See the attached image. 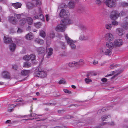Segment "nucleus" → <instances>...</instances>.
<instances>
[{
    "instance_id": "nucleus-1",
    "label": "nucleus",
    "mask_w": 128,
    "mask_h": 128,
    "mask_svg": "<svg viewBox=\"0 0 128 128\" xmlns=\"http://www.w3.org/2000/svg\"><path fill=\"white\" fill-rule=\"evenodd\" d=\"M37 71H36L34 74V75L40 78H44L46 77L47 75V73L42 70L40 66H38L37 69Z\"/></svg>"
},
{
    "instance_id": "nucleus-2",
    "label": "nucleus",
    "mask_w": 128,
    "mask_h": 128,
    "mask_svg": "<svg viewBox=\"0 0 128 128\" xmlns=\"http://www.w3.org/2000/svg\"><path fill=\"white\" fill-rule=\"evenodd\" d=\"M65 38L68 43L70 45L71 48L72 49H75L76 48V46L74 44V42L68 37V35H65Z\"/></svg>"
},
{
    "instance_id": "nucleus-3",
    "label": "nucleus",
    "mask_w": 128,
    "mask_h": 128,
    "mask_svg": "<svg viewBox=\"0 0 128 128\" xmlns=\"http://www.w3.org/2000/svg\"><path fill=\"white\" fill-rule=\"evenodd\" d=\"M116 0H108L105 2V3L108 7L112 8L116 6Z\"/></svg>"
},
{
    "instance_id": "nucleus-4",
    "label": "nucleus",
    "mask_w": 128,
    "mask_h": 128,
    "mask_svg": "<svg viewBox=\"0 0 128 128\" xmlns=\"http://www.w3.org/2000/svg\"><path fill=\"white\" fill-rule=\"evenodd\" d=\"M70 15V14L68 10L63 9L61 10L59 14V16L61 18H66L68 17Z\"/></svg>"
},
{
    "instance_id": "nucleus-5",
    "label": "nucleus",
    "mask_w": 128,
    "mask_h": 128,
    "mask_svg": "<svg viewBox=\"0 0 128 128\" xmlns=\"http://www.w3.org/2000/svg\"><path fill=\"white\" fill-rule=\"evenodd\" d=\"M84 64L83 60H80L78 62H72L68 63V66L70 67H72L74 66H77L80 65H82Z\"/></svg>"
},
{
    "instance_id": "nucleus-6",
    "label": "nucleus",
    "mask_w": 128,
    "mask_h": 128,
    "mask_svg": "<svg viewBox=\"0 0 128 128\" xmlns=\"http://www.w3.org/2000/svg\"><path fill=\"white\" fill-rule=\"evenodd\" d=\"M66 28L65 25H64L62 23V22H61V24L58 25L56 27L55 30L58 32H63L65 31Z\"/></svg>"
},
{
    "instance_id": "nucleus-7",
    "label": "nucleus",
    "mask_w": 128,
    "mask_h": 128,
    "mask_svg": "<svg viewBox=\"0 0 128 128\" xmlns=\"http://www.w3.org/2000/svg\"><path fill=\"white\" fill-rule=\"evenodd\" d=\"M119 14L117 11L116 10H114L111 13L110 18L111 20H115L117 19L119 16Z\"/></svg>"
},
{
    "instance_id": "nucleus-8",
    "label": "nucleus",
    "mask_w": 128,
    "mask_h": 128,
    "mask_svg": "<svg viewBox=\"0 0 128 128\" xmlns=\"http://www.w3.org/2000/svg\"><path fill=\"white\" fill-rule=\"evenodd\" d=\"M114 44L116 46L118 47L122 45L123 42L122 39L116 40L114 41Z\"/></svg>"
},
{
    "instance_id": "nucleus-9",
    "label": "nucleus",
    "mask_w": 128,
    "mask_h": 128,
    "mask_svg": "<svg viewBox=\"0 0 128 128\" xmlns=\"http://www.w3.org/2000/svg\"><path fill=\"white\" fill-rule=\"evenodd\" d=\"M37 52L39 54L43 55H44L45 53L47 52L45 48L42 47L38 48L37 50Z\"/></svg>"
},
{
    "instance_id": "nucleus-10",
    "label": "nucleus",
    "mask_w": 128,
    "mask_h": 128,
    "mask_svg": "<svg viewBox=\"0 0 128 128\" xmlns=\"http://www.w3.org/2000/svg\"><path fill=\"white\" fill-rule=\"evenodd\" d=\"M105 39L109 41H112L114 39V36L111 34H106L105 36Z\"/></svg>"
},
{
    "instance_id": "nucleus-11",
    "label": "nucleus",
    "mask_w": 128,
    "mask_h": 128,
    "mask_svg": "<svg viewBox=\"0 0 128 128\" xmlns=\"http://www.w3.org/2000/svg\"><path fill=\"white\" fill-rule=\"evenodd\" d=\"M117 34L120 36L124 35L125 33L124 31V29L122 28H118L116 30Z\"/></svg>"
},
{
    "instance_id": "nucleus-12",
    "label": "nucleus",
    "mask_w": 128,
    "mask_h": 128,
    "mask_svg": "<svg viewBox=\"0 0 128 128\" xmlns=\"http://www.w3.org/2000/svg\"><path fill=\"white\" fill-rule=\"evenodd\" d=\"M62 24V23L64 25H65L66 27L67 24H70L72 23V21L69 19H66L62 20L61 21Z\"/></svg>"
},
{
    "instance_id": "nucleus-13",
    "label": "nucleus",
    "mask_w": 128,
    "mask_h": 128,
    "mask_svg": "<svg viewBox=\"0 0 128 128\" xmlns=\"http://www.w3.org/2000/svg\"><path fill=\"white\" fill-rule=\"evenodd\" d=\"M2 75L4 78L9 79L10 78V74L7 71H4L2 74Z\"/></svg>"
},
{
    "instance_id": "nucleus-14",
    "label": "nucleus",
    "mask_w": 128,
    "mask_h": 128,
    "mask_svg": "<svg viewBox=\"0 0 128 128\" xmlns=\"http://www.w3.org/2000/svg\"><path fill=\"white\" fill-rule=\"evenodd\" d=\"M27 7L28 9H32L36 6V5L34 3H33L30 2H28L26 4Z\"/></svg>"
},
{
    "instance_id": "nucleus-15",
    "label": "nucleus",
    "mask_w": 128,
    "mask_h": 128,
    "mask_svg": "<svg viewBox=\"0 0 128 128\" xmlns=\"http://www.w3.org/2000/svg\"><path fill=\"white\" fill-rule=\"evenodd\" d=\"M4 42L7 44H10L13 42L12 39L9 38H7L4 36Z\"/></svg>"
},
{
    "instance_id": "nucleus-16",
    "label": "nucleus",
    "mask_w": 128,
    "mask_h": 128,
    "mask_svg": "<svg viewBox=\"0 0 128 128\" xmlns=\"http://www.w3.org/2000/svg\"><path fill=\"white\" fill-rule=\"evenodd\" d=\"M75 2L72 0L68 4V6L70 9H73L75 6Z\"/></svg>"
},
{
    "instance_id": "nucleus-17",
    "label": "nucleus",
    "mask_w": 128,
    "mask_h": 128,
    "mask_svg": "<svg viewBox=\"0 0 128 128\" xmlns=\"http://www.w3.org/2000/svg\"><path fill=\"white\" fill-rule=\"evenodd\" d=\"M9 20L10 22L14 24H16L17 23V22L15 19V18L13 16L10 17Z\"/></svg>"
},
{
    "instance_id": "nucleus-18",
    "label": "nucleus",
    "mask_w": 128,
    "mask_h": 128,
    "mask_svg": "<svg viewBox=\"0 0 128 128\" xmlns=\"http://www.w3.org/2000/svg\"><path fill=\"white\" fill-rule=\"evenodd\" d=\"M106 46L110 49L112 50L113 49L114 46L113 43L110 42H107L106 43Z\"/></svg>"
},
{
    "instance_id": "nucleus-19",
    "label": "nucleus",
    "mask_w": 128,
    "mask_h": 128,
    "mask_svg": "<svg viewBox=\"0 0 128 128\" xmlns=\"http://www.w3.org/2000/svg\"><path fill=\"white\" fill-rule=\"evenodd\" d=\"M16 48V44L12 42L11 43V44L10 46V51L12 52L15 50Z\"/></svg>"
},
{
    "instance_id": "nucleus-20",
    "label": "nucleus",
    "mask_w": 128,
    "mask_h": 128,
    "mask_svg": "<svg viewBox=\"0 0 128 128\" xmlns=\"http://www.w3.org/2000/svg\"><path fill=\"white\" fill-rule=\"evenodd\" d=\"M22 6V4L19 2L12 4V6L14 7L16 9H18V8H20Z\"/></svg>"
},
{
    "instance_id": "nucleus-21",
    "label": "nucleus",
    "mask_w": 128,
    "mask_h": 128,
    "mask_svg": "<svg viewBox=\"0 0 128 128\" xmlns=\"http://www.w3.org/2000/svg\"><path fill=\"white\" fill-rule=\"evenodd\" d=\"M112 52V50L110 49H106L104 52V54L106 56H110Z\"/></svg>"
},
{
    "instance_id": "nucleus-22",
    "label": "nucleus",
    "mask_w": 128,
    "mask_h": 128,
    "mask_svg": "<svg viewBox=\"0 0 128 128\" xmlns=\"http://www.w3.org/2000/svg\"><path fill=\"white\" fill-rule=\"evenodd\" d=\"M111 117V116L110 115H103L101 118L102 120V121H104L106 120V119L108 118H110Z\"/></svg>"
},
{
    "instance_id": "nucleus-23",
    "label": "nucleus",
    "mask_w": 128,
    "mask_h": 128,
    "mask_svg": "<svg viewBox=\"0 0 128 128\" xmlns=\"http://www.w3.org/2000/svg\"><path fill=\"white\" fill-rule=\"evenodd\" d=\"M35 42L36 43H38L41 45L44 44V40L39 38L36 39L35 40Z\"/></svg>"
},
{
    "instance_id": "nucleus-24",
    "label": "nucleus",
    "mask_w": 128,
    "mask_h": 128,
    "mask_svg": "<svg viewBox=\"0 0 128 128\" xmlns=\"http://www.w3.org/2000/svg\"><path fill=\"white\" fill-rule=\"evenodd\" d=\"M26 20L25 18L21 19L19 22V24L21 26L24 25L26 22Z\"/></svg>"
},
{
    "instance_id": "nucleus-25",
    "label": "nucleus",
    "mask_w": 128,
    "mask_h": 128,
    "mask_svg": "<svg viewBox=\"0 0 128 128\" xmlns=\"http://www.w3.org/2000/svg\"><path fill=\"white\" fill-rule=\"evenodd\" d=\"M30 71L28 70H23L21 72V74L22 76H26L30 73Z\"/></svg>"
},
{
    "instance_id": "nucleus-26",
    "label": "nucleus",
    "mask_w": 128,
    "mask_h": 128,
    "mask_svg": "<svg viewBox=\"0 0 128 128\" xmlns=\"http://www.w3.org/2000/svg\"><path fill=\"white\" fill-rule=\"evenodd\" d=\"M26 38L28 40H31L33 38L32 34L31 33H29L26 36Z\"/></svg>"
},
{
    "instance_id": "nucleus-27",
    "label": "nucleus",
    "mask_w": 128,
    "mask_h": 128,
    "mask_svg": "<svg viewBox=\"0 0 128 128\" xmlns=\"http://www.w3.org/2000/svg\"><path fill=\"white\" fill-rule=\"evenodd\" d=\"M26 19L27 22L28 24L31 25L33 23V20L31 18H27Z\"/></svg>"
},
{
    "instance_id": "nucleus-28",
    "label": "nucleus",
    "mask_w": 128,
    "mask_h": 128,
    "mask_svg": "<svg viewBox=\"0 0 128 128\" xmlns=\"http://www.w3.org/2000/svg\"><path fill=\"white\" fill-rule=\"evenodd\" d=\"M55 36V34L54 32H52L48 35V38H53Z\"/></svg>"
},
{
    "instance_id": "nucleus-29",
    "label": "nucleus",
    "mask_w": 128,
    "mask_h": 128,
    "mask_svg": "<svg viewBox=\"0 0 128 128\" xmlns=\"http://www.w3.org/2000/svg\"><path fill=\"white\" fill-rule=\"evenodd\" d=\"M98 53L100 55H104V54L102 48H101L99 49L98 51Z\"/></svg>"
},
{
    "instance_id": "nucleus-30",
    "label": "nucleus",
    "mask_w": 128,
    "mask_h": 128,
    "mask_svg": "<svg viewBox=\"0 0 128 128\" xmlns=\"http://www.w3.org/2000/svg\"><path fill=\"white\" fill-rule=\"evenodd\" d=\"M24 66L25 67L29 68L31 66V64L28 62H24Z\"/></svg>"
},
{
    "instance_id": "nucleus-31",
    "label": "nucleus",
    "mask_w": 128,
    "mask_h": 128,
    "mask_svg": "<svg viewBox=\"0 0 128 128\" xmlns=\"http://www.w3.org/2000/svg\"><path fill=\"white\" fill-rule=\"evenodd\" d=\"M49 51L48 52V56L49 57L53 53V49L52 48H50L49 49Z\"/></svg>"
},
{
    "instance_id": "nucleus-32",
    "label": "nucleus",
    "mask_w": 128,
    "mask_h": 128,
    "mask_svg": "<svg viewBox=\"0 0 128 128\" xmlns=\"http://www.w3.org/2000/svg\"><path fill=\"white\" fill-rule=\"evenodd\" d=\"M40 36L43 38H44L46 36L45 32L44 31L42 30L40 32Z\"/></svg>"
},
{
    "instance_id": "nucleus-33",
    "label": "nucleus",
    "mask_w": 128,
    "mask_h": 128,
    "mask_svg": "<svg viewBox=\"0 0 128 128\" xmlns=\"http://www.w3.org/2000/svg\"><path fill=\"white\" fill-rule=\"evenodd\" d=\"M104 124H107L111 126H114L116 125V124L113 121H112L110 122H104Z\"/></svg>"
},
{
    "instance_id": "nucleus-34",
    "label": "nucleus",
    "mask_w": 128,
    "mask_h": 128,
    "mask_svg": "<svg viewBox=\"0 0 128 128\" xmlns=\"http://www.w3.org/2000/svg\"><path fill=\"white\" fill-rule=\"evenodd\" d=\"M112 25L110 24H108L106 25V29L109 30H111L112 27Z\"/></svg>"
},
{
    "instance_id": "nucleus-35",
    "label": "nucleus",
    "mask_w": 128,
    "mask_h": 128,
    "mask_svg": "<svg viewBox=\"0 0 128 128\" xmlns=\"http://www.w3.org/2000/svg\"><path fill=\"white\" fill-rule=\"evenodd\" d=\"M30 60H31L32 61H33L34 60H36V56L33 54H31L30 56Z\"/></svg>"
},
{
    "instance_id": "nucleus-36",
    "label": "nucleus",
    "mask_w": 128,
    "mask_h": 128,
    "mask_svg": "<svg viewBox=\"0 0 128 128\" xmlns=\"http://www.w3.org/2000/svg\"><path fill=\"white\" fill-rule=\"evenodd\" d=\"M74 117H73L72 116H70L69 115H67L66 116H64L62 118H61L62 119V120L63 119H70L72 118H74Z\"/></svg>"
},
{
    "instance_id": "nucleus-37",
    "label": "nucleus",
    "mask_w": 128,
    "mask_h": 128,
    "mask_svg": "<svg viewBox=\"0 0 128 128\" xmlns=\"http://www.w3.org/2000/svg\"><path fill=\"white\" fill-rule=\"evenodd\" d=\"M79 26L80 29L83 31H85L86 30V27L83 25H80Z\"/></svg>"
},
{
    "instance_id": "nucleus-38",
    "label": "nucleus",
    "mask_w": 128,
    "mask_h": 128,
    "mask_svg": "<svg viewBox=\"0 0 128 128\" xmlns=\"http://www.w3.org/2000/svg\"><path fill=\"white\" fill-rule=\"evenodd\" d=\"M84 80L86 83L87 84H89L92 82V80L89 78H86Z\"/></svg>"
},
{
    "instance_id": "nucleus-39",
    "label": "nucleus",
    "mask_w": 128,
    "mask_h": 128,
    "mask_svg": "<svg viewBox=\"0 0 128 128\" xmlns=\"http://www.w3.org/2000/svg\"><path fill=\"white\" fill-rule=\"evenodd\" d=\"M23 59L25 60H30V56L26 55L24 57Z\"/></svg>"
},
{
    "instance_id": "nucleus-40",
    "label": "nucleus",
    "mask_w": 128,
    "mask_h": 128,
    "mask_svg": "<svg viewBox=\"0 0 128 128\" xmlns=\"http://www.w3.org/2000/svg\"><path fill=\"white\" fill-rule=\"evenodd\" d=\"M67 6L66 5V4L65 3H63L62 4L60 5L59 7L58 8H66Z\"/></svg>"
},
{
    "instance_id": "nucleus-41",
    "label": "nucleus",
    "mask_w": 128,
    "mask_h": 128,
    "mask_svg": "<svg viewBox=\"0 0 128 128\" xmlns=\"http://www.w3.org/2000/svg\"><path fill=\"white\" fill-rule=\"evenodd\" d=\"M60 45L61 48L63 49H65L66 46L64 44V43L62 42H60Z\"/></svg>"
},
{
    "instance_id": "nucleus-42",
    "label": "nucleus",
    "mask_w": 128,
    "mask_h": 128,
    "mask_svg": "<svg viewBox=\"0 0 128 128\" xmlns=\"http://www.w3.org/2000/svg\"><path fill=\"white\" fill-rule=\"evenodd\" d=\"M22 14H14V16L15 17H16L17 18L19 19H20L21 18V15Z\"/></svg>"
},
{
    "instance_id": "nucleus-43",
    "label": "nucleus",
    "mask_w": 128,
    "mask_h": 128,
    "mask_svg": "<svg viewBox=\"0 0 128 128\" xmlns=\"http://www.w3.org/2000/svg\"><path fill=\"white\" fill-rule=\"evenodd\" d=\"M85 8H80L78 10V12H82L84 11Z\"/></svg>"
},
{
    "instance_id": "nucleus-44",
    "label": "nucleus",
    "mask_w": 128,
    "mask_h": 128,
    "mask_svg": "<svg viewBox=\"0 0 128 128\" xmlns=\"http://www.w3.org/2000/svg\"><path fill=\"white\" fill-rule=\"evenodd\" d=\"M42 116V115H38L35 113H32L30 114V115L29 116L31 117H33L36 116Z\"/></svg>"
},
{
    "instance_id": "nucleus-45",
    "label": "nucleus",
    "mask_w": 128,
    "mask_h": 128,
    "mask_svg": "<svg viewBox=\"0 0 128 128\" xmlns=\"http://www.w3.org/2000/svg\"><path fill=\"white\" fill-rule=\"evenodd\" d=\"M122 5L123 7L128 6V3L124 2L122 3Z\"/></svg>"
},
{
    "instance_id": "nucleus-46",
    "label": "nucleus",
    "mask_w": 128,
    "mask_h": 128,
    "mask_svg": "<svg viewBox=\"0 0 128 128\" xmlns=\"http://www.w3.org/2000/svg\"><path fill=\"white\" fill-rule=\"evenodd\" d=\"M41 26V24L40 22L37 23L35 24L36 27L38 28H40Z\"/></svg>"
},
{
    "instance_id": "nucleus-47",
    "label": "nucleus",
    "mask_w": 128,
    "mask_h": 128,
    "mask_svg": "<svg viewBox=\"0 0 128 128\" xmlns=\"http://www.w3.org/2000/svg\"><path fill=\"white\" fill-rule=\"evenodd\" d=\"M34 4L36 5V6L38 5H40L41 4V2L39 0H36L34 2Z\"/></svg>"
},
{
    "instance_id": "nucleus-48",
    "label": "nucleus",
    "mask_w": 128,
    "mask_h": 128,
    "mask_svg": "<svg viewBox=\"0 0 128 128\" xmlns=\"http://www.w3.org/2000/svg\"><path fill=\"white\" fill-rule=\"evenodd\" d=\"M64 92L66 93H68L69 94H72V92L70 91H69L67 90L64 89Z\"/></svg>"
},
{
    "instance_id": "nucleus-49",
    "label": "nucleus",
    "mask_w": 128,
    "mask_h": 128,
    "mask_svg": "<svg viewBox=\"0 0 128 128\" xmlns=\"http://www.w3.org/2000/svg\"><path fill=\"white\" fill-rule=\"evenodd\" d=\"M114 71H112L110 73V74H108L106 75L105 77H107L109 76H111L114 75Z\"/></svg>"
},
{
    "instance_id": "nucleus-50",
    "label": "nucleus",
    "mask_w": 128,
    "mask_h": 128,
    "mask_svg": "<svg viewBox=\"0 0 128 128\" xmlns=\"http://www.w3.org/2000/svg\"><path fill=\"white\" fill-rule=\"evenodd\" d=\"M96 4L98 6H100L102 4V2L100 0H97L96 1Z\"/></svg>"
},
{
    "instance_id": "nucleus-51",
    "label": "nucleus",
    "mask_w": 128,
    "mask_h": 128,
    "mask_svg": "<svg viewBox=\"0 0 128 128\" xmlns=\"http://www.w3.org/2000/svg\"><path fill=\"white\" fill-rule=\"evenodd\" d=\"M39 18L42 20H43L44 19V16L43 14H39Z\"/></svg>"
},
{
    "instance_id": "nucleus-52",
    "label": "nucleus",
    "mask_w": 128,
    "mask_h": 128,
    "mask_svg": "<svg viewBox=\"0 0 128 128\" xmlns=\"http://www.w3.org/2000/svg\"><path fill=\"white\" fill-rule=\"evenodd\" d=\"M59 83L60 84H66V82L64 80H61L59 82Z\"/></svg>"
},
{
    "instance_id": "nucleus-53",
    "label": "nucleus",
    "mask_w": 128,
    "mask_h": 128,
    "mask_svg": "<svg viewBox=\"0 0 128 128\" xmlns=\"http://www.w3.org/2000/svg\"><path fill=\"white\" fill-rule=\"evenodd\" d=\"M113 21L112 22V24L113 25L117 26L118 24V23L115 20Z\"/></svg>"
},
{
    "instance_id": "nucleus-54",
    "label": "nucleus",
    "mask_w": 128,
    "mask_h": 128,
    "mask_svg": "<svg viewBox=\"0 0 128 128\" xmlns=\"http://www.w3.org/2000/svg\"><path fill=\"white\" fill-rule=\"evenodd\" d=\"M58 112L59 114H62L65 112V111L64 110H58Z\"/></svg>"
},
{
    "instance_id": "nucleus-55",
    "label": "nucleus",
    "mask_w": 128,
    "mask_h": 128,
    "mask_svg": "<svg viewBox=\"0 0 128 128\" xmlns=\"http://www.w3.org/2000/svg\"><path fill=\"white\" fill-rule=\"evenodd\" d=\"M109 109V108L107 107H105L102 108V110L103 112H104V111L108 110Z\"/></svg>"
},
{
    "instance_id": "nucleus-56",
    "label": "nucleus",
    "mask_w": 128,
    "mask_h": 128,
    "mask_svg": "<svg viewBox=\"0 0 128 128\" xmlns=\"http://www.w3.org/2000/svg\"><path fill=\"white\" fill-rule=\"evenodd\" d=\"M122 26L126 30H127L128 29V26L127 25H125L122 24Z\"/></svg>"
},
{
    "instance_id": "nucleus-57",
    "label": "nucleus",
    "mask_w": 128,
    "mask_h": 128,
    "mask_svg": "<svg viewBox=\"0 0 128 128\" xmlns=\"http://www.w3.org/2000/svg\"><path fill=\"white\" fill-rule=\"evenodd\" d=\"M101 81L103 82H106L108 81V80L106 78H103L102 79Z\"/></svg>"
},
{
    "instance_id": "nucleus-58",
    "label": "nucleus",
    "mask_w": 128,
    "mask_h": 128,
    "mask_svg": "<svg viewBox=\"0 0 128 128\" xmlns=\"http://www.w3.org/2000/svg\"><path fill=\"white\" fill-rule=\"evenodd\" d=\"M119 74V73H117L116 75L114 76H113L111 78V80H112L114 78L118 76Z\"/></svg>"
},
{
    "instance_id": "nucleus-59",
    "label": "nucleus",
    "mask_w": 128,
    "mask_h": 128,
    "mask_svg": "<svg viewBox=\"0 0 128 128\" xmlns=\"http://www.w3.org/2000/svg\"><path fill=\"white\" fill-rule=\"evenodd\" d=\"M119 74V73H117L116 75L114 76H113L111 78V80H112L114 78L118 76Z\"/></svg>"
},
{
    "instance_id": "nucleus-60",
    "label": "nucleus",
    "mask_w": 128,
    "mask_h": 128,
    "mask_svg": "<svg viewBox=\"0 0 128 128\" xmlns=\"http://www.w3.org/2000/svg\"><path fill=\"white\" fill-rule=\"evenodd\" d=\"M103 111L101 110H99L98 112V115H100L103 112Z\"/></svg>"
},
{
    "instance_id": "nucleus-61",
    "label": "nucleus",
    "mask_w": 128,
    "mask_h": 128,
    "mask_svg": "<svg viewBox=\"0 0 128 128\" xmlns=\"http://www.w3.org/2000/svg\"><path fill=\"white\" fill-rule=\"evenodd\" d=\"M12 68L15 70H16L18 68V67L16 65H14L12 66Z\"/></svg>"
},
{
    "instance_id": "nucleus-62",
    "label": "nucleus",
    "mask_w": 128,
    "mask_h": 128,
    "mask_svg": "<svg viewBox=\"0 0 128 128\" xmlns=\"http://www.w3.org/2000/svg\"><path fill=\"white\" fill-rule=\"evenodd\" d=\"M46 21L47 22L48 21L50 20V18H49L48 15V14L46 15Z\"/></svg>"
},
{
    "instance_id": "nucleus-63",
    "label": "nucleus",
    "mask_w": 128,
    "mask_h": 128,
    "mask_svg": "<svg viewBox=\"0 0 128 128\" xmlns=\"http://www.w3.org/2000/svg\"><path fill=\"white\" fill-rule=\"evenodd\" d=\"M32 64H34L35 65L37 63V62H36V60H34L33 61H32Z\"/></svg>"
},
{
    "instance_id": "nucleus-64",
    "label": "nucleus",
    "mask_w": 128,
    "mask_h": 128,
    "mask_svg": "<svg viewBox=\"0 0 128 128\" xmlns=\"http://www.w3.org/2000/svg\"><path fill=\"white\" fill-rule=\"evenodd\" d=\"M84 36H80L79 38V39L80 40H84Z\"/></svg>"
}]
</instances>
